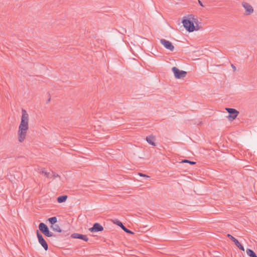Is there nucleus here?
Returning a JSON list of instances; mask_svg holds the SVG:
<instances>
[{"mask_svg":"<svg viewBox=\"0 0 257 257\" xmlns=\"http://www.w3.org/2000/svg\"><path fill=\"white\" fill-rule=\"evenodd\" d=\"M103 230V226L98 223H94L93 226L89 228V231L91 232L102 231Z\"/></svg>","mask_w":257,"mask_h":257,"instance_id":"nucleus-11","label":"nucleus"},{"mask_svg":"<svg viewBox=\"0 0 257 257\" xmlns=\"http://www.w3.org/2000/svg\"><path fill=\"white\" fill-rule=\"evenodd\" d=\"M183 26L189 32H192L194 31H197L198 29H196L193 24V22H191L190 19H184L182 21Z\"/></svg>","mask_w":257,"mask_h":257,"instance_id":"nucleus-2","label":"nucleus"},{"mask_svg":"<svg viewBox=\"0 0 257 257\" xmlns=\"http://www.w3.org/2000/svg\"><path fill=\"white\" fill-rule=\"evenodd\" d=\"M71 236L73 238L80 239L85 241L88 240V238L86 235L81 234L77 233H74L71 234Z\"/></svg>","mask_w":257,"mask_h":257,"instance_id":"nucleus-13","label":"nucleus"},{"mask_svg":"<svg viewBox=\"0 0 257 257\" xmlns=\"http://www.w3.org/2000/svg\"><path fill=\"white\" fill-rule=\"evenodd\" d=\"M231 66L232 68L234 71H236V67L233 64H231Z\"/></svg>","mask_w":257,"mask_h":257,"instance_id":"nucleus-21","label":"nucleus"},{"mask_svg":"<svg viewBox=\"0 0 257 257\" xmlns=\"http://www.w3.org/2000/svg\"><path fill=\"white\" fill-rule=\"evenodd\" d=\"M112 222L114 224L117 225L118 226H119L124 231H125L126 233H130V234H134V232L131 231L130 230L127 229L123 225V224L118 219H115L114 220H112Z\"/></svg>","mask_w":257,"mask_h":257,"instance_id":"nucleus-10","label":"nucleus"},{"mask_svg":"<svg viewBox=\"0 0 257 257\" xmlns=\"http://www.w3.org/2000/svg\"><path fill=\"white\" fill-rule=\"evenodd\" d=\"M182 163H189L191 165H194L196 164V162H193V161H189V160H184L182 161Z\"/></svg>","mask_w":257,"mask_h":257,"instance_id":"nucleus-20","label":"nucleus"},{"mask_svg":"<svg viewBox=\"0 0 257 257\" xmlns=\"http://www.w3.org/2000/svg\"><path fill=\"white\" fill-rule=\"evenodd\" d=\"M242 6L245 10V14L246 15H249L253 13V9L252 7L247 3L243 2L242 3Z\"/></svg>","mask_w":257,"mask_h":257,"instance_id":"nucleus-9","label":"nucleus"},{"mask_svg":"<svg viewBox=\"0 0 257 257\" xmlns=\"http://www.w3.org/2000/svg\"><path fill=\"white\" fill-rule=\"evenodd\" d=\"M40 173L44 174V175L48 179H56V178H58L60 180L61 179V177L54 172H47L45 170V169H42L40 171Z\"/></svg>","mask_w":257,"mask_h":257,"instance_id":"nucleus-5","label":"nucleus"},{"mask_svg":"<svg viewBox=\"0 0 257 257\" xmlns=\"http://www.w3.org/2000/svg\"><path fill=\"white\" fill-rule=\"evenodd\" d=\"M172 70L174 73L175 78L177 79L184 78L187 75V72L186 71L180 70L176 67H173L172 68Z\"/></svg>","mask_w":257,"mask_h":257,"instance_id":"nucleus-4","label":"nucleus"},{"mask_svg":"<svg viewBox=\"0 0 257 257\" xmlns=\"http://www.w3.org/2000/svg\"><path fill=\"white\" fill-rule=\"evenodd\" d=\"M48 221L51 224V225H52L55 224L57 222V219L56 217H52L49 218L48 219Z\"/></svg>","mask_w":257,"mask_h":257,"instance_id":"nucleus-19","label":"nucleus"},{"mask_svg":"<svg viewBox=\"0 0 257 257\" xmlns=\"http://www.w3.org/2000/svg\"><path fill=\"white\" fill-rule=\"evenodd\" d=\"M160 43L166 49L169 50L171 51H173L174 50V47L171 42L165 39H162L160 40Z\"/></svg>","mask_w":257,"mask_h":257,"instance_id":"nucleus-8","label":"nucleus"},{"mask_svg":"<svg viewBox=\"0 0 257 257\" xmlns=\"http://www.w3.org/2000/svg\"><path fill=\"white\" fill-rule=\"evenodd\" d=\"M139 175L141 176H143V177H147V178H149V177L147 176L145 174H143L142 173H139Z\"/></svg>","mask_w":257,"mask_h":257,"instance_id":"nucleus-22","label":"nucleus"},{"mask_svg":"<svg viewBox=\"0 0 257 257\" xmlns=\"http://www.w3.org/2000/svg\"><path fill=\"white\" fill-rule=\"evenodd\" d=\"M226 110L229 113V115L227 116V118L230 120H232L235 119L239 114V112L236 110L235 109L231 108H226Z\"/></svg>","mask_w":257,"mask_h":257,"instance_id":"nucleus-6","label":"nucleus"},{"mask_svg":"<svg viewBox=\"0 0 257 257\" xmlns=\"http://www.w3.org/2000/svg\"><path fill=\"white\" fill-rule=\"evenodd\" d=\"M37 236L38 239L39 243L43 247L45 250H47L48 249V245L47 242L44 239L42 234H41L39 231H37Z\"/></svg>","mask_w":257,"mask_h":257,"instance_id":"nucleus-7","label":"nucleus"},{"mask_svg":"<svg viewBox=\"0 0 257 257\" xmlns=\"http://www.w3.org/2000/svg\"><path fill=\"white\" fill-rule=\"evenodd\" d=\"M39 230L46 236L52 237L54 234L49 231L48 226L44 223H40L39 225Z\"/></svg>","mask_w":257,"mask_h":257,"instance_id":"nucleus-3","label":"nucleus"},{"mask_svg":"<svg viewBox=\"0 0 257 257\" xmlns=\"http://www.w3.org/2000/svg\"><path fill=\"white\" fill-rule=\"evenodd\" d=\"M188 18L190 20H191V22H193V24H196V25H198V23H199V21L198 20V19L197 17H195L194 16L192 15H190L188 16Z\"/></svg>","mask_w":257,"mask_h":257,"instance_id":"nucleus-17","label":"nucleus"},{"mask_svg":"<svg viewBox=\"0 0 257 257\" xmlns=\"http://www.w3.org/2000/svg\"><path fill=\"white\" fill-rule=\"evenodd\" d=\"M198 3H199V4L201 6L203 7V4H202V2H201L200 0H198Z\"/></svg>","mask_w":257,"mask_h":257,"instance_id":"nucleus-23","label":"nucleus"},{"mask_svg":"<svg viewBox=\"0 0 257 257\" xmlns=\"http://www.w3.org/2000/svg\"><path fill=\"white\" fill-rule=\"evenodd\" d=\"M246 252L247 254L250 257H257L256 253L250 249H247Z\"/></svg>","mask_w":257,"mask_h":257,"instance_id":"nucleus-18","label":"nucleus"},{"mask_svg":"<svg viewBox=\"0 0 257 257\" xmlns=\"http://www.w3.org/2000/svg\"><path fill=\"white\" fill-rule=\"evenodd\" d=\"M227 237H229L234 243V244L241 250L242 251H244V247L240 243L237 239H236L235 237H234L231 235L228 234L227 235Z\"/></svg>","mask_w":257,"mask_h":257,"instance_id":"nucleus-12","label":"nucleus"},{"mask_svg":"<svg viewBox=\"0 0 257 257\" xmlns=\"http://www.w3.org/2000/svg\"><path fill=\"white\" fill-rule=\"evenodd\" d=\"M147 142L152 146H155L156 144L154 142L155 137L153 136H149L146 137Z\"/></svg>","mask_w":257,"mask_h":257,"instance_id":"nucleus-14","label":"nucleus"},{"mask_svg":"<svg viewBox=\"0 0 257 257\" xmlns=\"http://www.w3.org/2000/svg\"><path fill=\"white\" fill-rule=\"evenodd\" d=\"M50 227L54 231L57 232H61L62 231V230L58 224H55L54 225H52Z\"/></svg>","mask_w":257,"mask_h":257,"instance_id":"nucleus-15","label":"nucleus"},{"mask_svg":"<svg viewBox=\"0 0 257 257\" xmlns=\"http://www.w3.org/2000/svg\"><path fill=\"white\" fill-rule=\"evenodd\" d=\"M28 122L29 115L25 110L22 109L21 121L18 131V139L21 143L23 142L26 138L27 132L29 128Z\"/></svg>","mask_w":257,"mask_h":257,"instance_id":"nucleus-1","label":"nucleus"},{"mask_svg":"<svg viewBox=\"0 0 257 257\" xmlns=\"http://www.w3.org/2000/svg\"><path fill=\"white\" fill-rule=\"evenodd\" d=\"M67 198H68V196L65 195H62V196H60L58 197L57 198V200L58 203H62L65 202L66 201Z\"/></svg>","mask_w":257,"mask_h":257,"instance_id":"nucleus-16","label":"nucleus"}]
</instances>
